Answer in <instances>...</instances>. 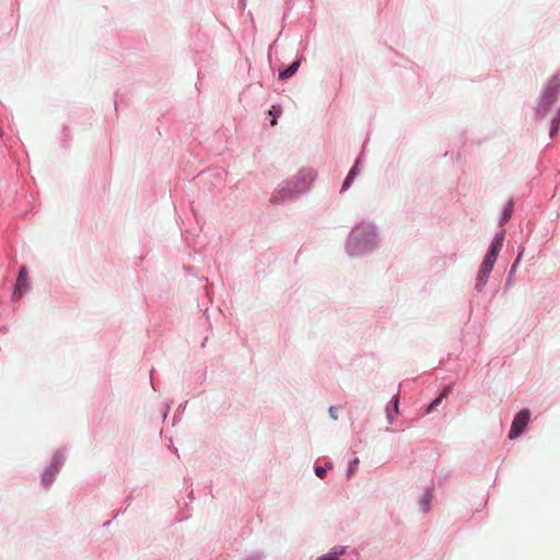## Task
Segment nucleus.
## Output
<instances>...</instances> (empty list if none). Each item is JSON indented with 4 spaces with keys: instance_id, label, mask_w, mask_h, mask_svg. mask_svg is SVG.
Segmentation results:
<instances>
[{
    "instance_id": "nucleus-3",
    "label": "nucleus",
    "mask_w": 560,
    "mask_h": 560,
    "mask_svg": "<svg viewBox=\"0 0 560 560\" xmlns=\"http://www.w3.org/2000/svg\"><path fill=\"white\" fill-rule=\"evenodd\" d=\"M28 287L30 285H28V281H27V270H26V267L23 266L20 269L18 279H16V284H15V289L13 292V299L19 300L23 295V293L28 290Z\"/></svg>"
},
{
    "instance_id": "nucleus-9",
    "label": "nucleus",
    "mask_w": 560,
    "mask_h": 560,
    "mask_svg": "<svg viewBox=\"0 0 560 560\" xmlns=\"http://www.w3.org/2000/svg\"><path fill=\"white\" fill-rule=\"evenodd\" d=\"M269 114L273 116V119L271 120V126L277 125V116L281 114V107L273 105L271 109L269 110Z\"/></svg>"
},
{
    "instance_id": "nucleus-12",
    "label": "nucleus",
    "mask_w": 560,
    "mask_h": 560,
    "mask_svg": "<svg viewBox=\"0 0 560 560\" xmlns=\"http://www.w3.org/2000/svg\"><path fill=\"white\" fill-rule=\"evenodd\" d=\"M315 474L317 477L323 479L326 476V469L324 467L317 466L315 468Z\"/></svg>"
},
{
    "instance_id": "nucleus-1",
    "label": "nucleus",
    "mask_w": 560,
    "mask_h": 560,
    "mask_svg": "<svg viewBox=\"0 0 560 560\" xmlns=\"http://www.w3.org/2000/svg\"><path fill=\"white\" fill-rule=\"evenodd\" d=\"M503 237H504V234H503V232H501L493 240V242L491 244V247H490L489 252L487 253V255H486V257H485V259H483V261L481 264V267H483V269L486 271H492L494 262H495L497 257L499 255V252H500V249L502 247Z\"/></svg>"
},
{
    "instance_id": "nucleus-5",
    "label": "nucleus",
    "mask_w": 560,
    "mask_h": 560,
    "mask_svg": "<svg viewBox=\"0 0 560 560\" xmlns=\"http://www.w3.org/2000/svg\"><path fill=\"white\" fill-rule=\"evenodd\" d=\"M357 174H358V162L350 170L348 176L346 177L345 183L342 185V190H346V189H348L350 187L351 182L353 180V178L355 177Z\"/></svg>"
},
{
    "instance_id": "nucleus-4",
    "label": "nucleus",
    "mask_w": 560,
    "mask_h": 560,
    "mask_svg": "<svg viewBox=\"0 0 560 560\" xmlns=\"http://www.w3.org/2000/svg\"><path fill=\"white\" fill-rule=\"evenodd\" d=\"M299 67H300V61L296 60L291 66H289L287 69L280 71L279 78L281 80H287V79L291 78L298 71Z\"/></svg>"
},
{
    "instance_id": "nucleus-11",
    "label": "nucleus",
    "mask_w": 560,
    "mask_h": 560,
    "mask_svg": "<svg viewBox=\"0 0 560 560\" xmlns=\"http://www.w3.org/2000/svg\"><path fill=\"white\" fill-rule=\"evenodd\" d=\"M52 479H54V472L51 471H46V474L43 476V482L49 485L52 482Z\"/></svg>"
},
{
    "instance_id": "nucleus-13",
    "label": "nucleus",
    "mask_w": 560,
    "mask_h": 560,
    "mask_svg": "<svg viewBox=\"0 0 560 560\" xmlns=\"http://www.w3.org/2000/svg\"><path fill=\"white\" fill-rule=\"evenodd\" d=\"M340 553H342V551H340L339 555ZM319 560H338V553L337 552L330 553Z\"/></svg>"
},
{
    "instance_id": "nucleus-2",
    "label": "nucleus",
    "mask_w": 560,
    "mask_h": 560,
    "mask_svg": "<svg viewBox=\"0 0 560 560\" xmlns=\"http://www.w3.org/2000/svg\"><path fill=\"white\" fill-rule=\"evenodd\" d=\"M530 419V412L527 409L521 410L515 417L511 425L509 438L511 440L518 438L526 429Z\"/></svg>"
},
{
    "instance_id": "nucleus-6",
    "label": "nucleus",
    "mask_w": 560,
    "mask_h": 560,
    "mask_svg": "<svg viewBox=\"0 0 560 560\" xmlns=\"http://www.w3.org/2000/svg\"><path fill=\"white\" fill-rule=\"evenodd\" d=\"M491 271H486L483 269V267L480 266V269H479V273H478V278H477V284L476 287L477 288H481L482 285L486 284L487 280H488V277L490 275Z\"/></svg>"
},
{
    "instance_id": "nucleus-15",
    "label": "nucleus",
    "mask_w": 560,
    "mask_h": 560,
    "mask_svg": "<svg viewBox=\"0 0 560 560\" xmlns=\"http://www.w3.org/2000/svg\"><path fill=\"white\" fill-rule=\"evenodd\" d=\"M429 501H430V495H429V494H425V495H424V498H423V503H424L425 505H428V504H429Z\"/></svg>"
},
{
    "instance_id": "nucleus-14",
    "label": "nucleus",
    "mask_w": 560,
    "mask_h": 560,
    "mask_svg": "<svg viewBox=\"0 0 560 560\" xmlns=\"http://www.w3.org/2000/svg\"><path fill=\"white\" fill-rule=\"evenodd\" d=\"M329 415L332 419L337 420L338 419V416H337V410L335 407H330L329 408Z\"/></svg>"
},
{
    "instance_id": "nucleus-10",
    "label": "nucleus",
    "mask_w": 560,
    "mask_h": 560,
    "mask_svg": "<svg viewBox=\"0 0 560 560\" xmlns=\"http://www.w3.org/2000/svg\"><path fill=\"white\" fill-rule=\"evenodd\" d=\"M559 115L560 114L558 113L557 117H555L552 119V126H551V129H550V135L551 136H553L558 131V125H559V120H560Z\"/></svg>"
},
{
    "instance_id": "nucleus-17",
    "label": "nucleus",
    "mask_w": 560,
    "mask_h": 560,
    "mask_svg": "<svg viewBox=\"0 0 560 560\" xmlns=\"http://www.w3.org/2000/svg\"><path fill=\"white\" fill-rule=\"evenodd\" d=\"M2 136H3V131H2V129L0 128V137H2Z\"/></svg>"
},
{
    "instance_id": "nucleus-16",
    "label": "nucleus",
    "mask_w": 560,
    "mask_h": 560,
    "mask_svg": "<svg viewBox=\"0 0 560 560\" xmlns=\"http://www.w3.org/2000/svg\"><path fill=\"white\" fill-rule=\"evenodd\" d=\"M395 410L398 411V399H395Z\"/></svg>"
},
{
    "instance_id": "nucleus-7",
    "label": "nucleus",
    "mask_w": 560,
    "mask_h": 560,
    "mask_svg": "<svg viewBox=\"0 0 560 560\" xmlns=\"http://www.w3.org/2000/svg\"><path fill=\"white\" fill-rule=\"evenodd\" d=\"M512 212H513V202L510 201L503 210L502 219L500 222L501 225L505 224L511 219Z\"/></svg>"
},
{
    "instance_id": "nucleus-8",
    "label": "nucleus",
    "mask_w": 560,
    "mask_h": 560,
    "mask_svg": "<svg viewBox=\"0 0 560 560\" xmlns=\"http://www.w3.org/2000/svg\"><path fill=\"white\" fill-rule=\"evenodd\" d=\"M450 392H451L450 387L446 388L445 390H443L442 394L430 404V406L428 407L427 412H431L438 405H440L442 399L444 397H446L450 394Z\"/></svg>"
}]
</instances>
